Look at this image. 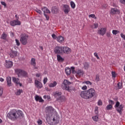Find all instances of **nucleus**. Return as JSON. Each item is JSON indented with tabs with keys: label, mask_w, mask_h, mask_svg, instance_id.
<instances>
[{
	"label": "nucleus",
	"mask_w": 125,
	"mask_h": 125,
	"mask_svg": "<svg viewBox=\"0 0 125 125\" xmlns=\"http://www.w3.org/2000/svg\"><path fill=\"white\" fill-rule=\"evenodd\" d=\"M23 115L22 111L13 109L7 114V117L11 121L15 122V121H17V120H20V119L23 118Z\"/></svg>",
	"instance_id": "1"
},
{
	"label": "nucleus",
	"mask_w": 125,
	"mask_h": 125,
	"mask_svg": "<svg viewBox=\"0 0 125 125\" xmlns=\"http://www.w3.org/2000/svg\"><path fill=\"white\" fill-rule=\"evenodd\" d=\"M80 96L84 99H91L92 97L96 96V91L94 88H91L88 90L82 91Z\"/></svg>",
	"instance_id": "2"
},
{
	"label": "nucleus",
	"mask_w": 125,
	"mask_h": 125,
	"mask_svg": "<svg viewBox=\"0 0 125 125\" xmlns=\"http://www.w3.org/2000/svg\"><path fill=\"white\" fill-rule=\"evenodd\" d=\"M46 121L48 124H53V125H57L59 123L60 118L57 115H55L53 117H48L46 118Z\"/></svg>",
	"instance_id": "3"
},
{
	"label": "nucleus",
	"mask_w": 125,
	"mask_h": 125,
	"mask_svg": "<svg viewBox=\"0 0 125 125\" xmlns=\"http://www.w3.org/2000/svg\"><path fill=\"white\" fill-rule=\"evenodd\" d=\"M70 84H71V82L67 80H64L61 85V87L63 90H67V91L71 92V90H72L70 89V87L69 86Z\"/></svg>",
	"instance_id": "4"
},
{
	"label": "nucleus",
	"mask_w": 125,
	"mask_h": 125,
	"mask_svg": "<svg viewBox=\"0 0 125 125\" xmlns=\"http://www.w3.org/2000/svg\"><path fill=\"white\" fill-rule=\"evenodd\" d=\"M29 35L26 34H21V35L20 42L23 45H26L28 43V38Z\"/></svg>",
	"instance_id": "5"
},
{
	"label": "nucleus",
	"mask_w": 125,
	"mask_h": 125,
	"mask_svg": "<svg viewBox=\"0 0 125 125\" xmlns=\"http://www.w3.org/2000/svg\"><path fill=\"white\" fill-rule=\"evenodd\" d=\"M15 72L16 74H17L18 77H20L21 76L27 77V76H28V73H27L25 70H23L21 69H16L15 70Z\"/></svg>",
	"instance_id": "6"
},
{
	"label": "nucleus",
	"mask_w": 125,
	"mask_h": 125,
	"mask_svg": "<svg viewBox=\"0 0 125 125\" xmlns=\"http://www.w3.org/2000/svg\"><path fill=\"white\" fill-rule=\"evenodd\" d=\"M115 108H116V111H117L120 115H122V111H123V109H124V105H123V104L120 105V103L117 102L115 105Z\"/></svg>",
	"instance_id": "7"
},
{
	"label": "nucleus",
	"mask_w": 125,
	"mask_h": 125,
	"mask_svg": "<svg viewBox=\"0 0 125 125\" xmlns=\"http://www.w3.org/2000/svg\"><path fill=\"white\" fill-rule=\"evenodd\" d=\"M54 51L56 54H62L63 53V47L57 46Z\"/></svg>",
	"instance_id": "8"
},
{
	"label": "nucleus",
	"mask_w": 125,
	"mask_h": 125,
	"mask_svg": "<svg viewBox=\"0 0 125 125\" xmlns=\"http://www.w3.org/2000/svg\"><path fill=\"white\" fill-rule=\"evenodd\" d=\"M63 53H65V54H69V53H71V48L64 46L63 47Z\"/></svg>",
	"instance_id": "9"
},
{
	"label": "nucleus",
	"mask_w": 125,
	"mask_h": 125,
	"mask_svg": "<svg viewBox=\"0 0 125 125\" xmlns=\"http://www.w3.org/2000/svg\"><path fill=\"white\" fill-rule=\"evenodd\" d=\"M110 14H120V10L116 8H112L111 9Z\"/></svg>",
	"instance_id": "10"
},
{
	"label": "nucleus",
	"mask_w": 125,
	"mask_h": 125,
	"mask_svg": "<svg viewBox=\"0 0 125 125\" xmlns=\"http://www.w3.org/2000/svg\"><path fill=\"white\" fill-rule=\"evenodd\" d=\"M11 26H16V25H21V22L19 20L13 21H10Z\"/></svg>",
	"instance_id": "11"
},
{
	"label": "nucleus",
	"mask_w": 125,
	"mask_h": 125,
	"mask_svg": "<svg viewBox=\"0 0 125 125\" xmlns=\"http://www.w3.org/2000/svg\"><path fill=\"white\" fill-rule=\"evenodd\" d=\"M13 82L16 84L17 85H18V84L20 85V86H22V83H20V80L19 79L13 77Z\"/></svg>",
	"instance_id": "12"
},
{
	"label": "nucleus",
	"mask_w": 125,
	"mask_h": 125,
	"mask_svg": "<svg viewBox=\"0 0 125 125\" xmlns=\"http://www.w3.org/2000/svg\"><path fill=\"white\" fill-rule=\"evenodd\" d=\"M63 10L65 14H68L70 11V7L68 5H64Z\"/></svg>",
	"instance_id": "13"
},
{
	"label": "nucleus",
	"mask_w": 125,
	"mask_h": 125,
	"mask_svg": "<svg viewBox=\"0 0 125 125\" xmlns=\"http://www.w3.org/2000/svg\"><path fill=\"white\" fill-rule=\"evenodd\" d=\"M106 28H102L100 30L98 31V34L103 36L104 34H106Z\"/></svg>",
	"instance_id": "14"
},
{
	"label": "nucleus",
	"mask_w": 125,
	"mask_h": 125,
	"mask_svg": "<svg viewBox=\"0 0 125 125\" xmlns=\"http://www.w3.org/2000/svg\"><path fill=\"white\" fill-rule=\"evenodd\" d=\"M54 111V109L52 106H48L46 107L45 112L46 113H48L49 114H52Z\"/></svg>",
	"instance_id": "15"
},
{
	"label": "nucleus",
	"mask_w": 125,
	"mask_h": 125,
	"mask_svg": "<svg viewBox=\"0 0 125 125\" xmlns=\"http://www.w3.org/2000/svg\"><path fill=\"white\" fill-rule=\"evenodd\" d=\"M35 84L37 88H42V84L38 80L35 81Z\"/></svg>",
	"instance_id": "16"
},
{
	"label": "nucleus",
	"mask_w": 125,
	"mask_h": 125,
	"mask_svg": "<svg viewBox=\"0 0 125 125\" xmlns=\"http://www.w3.org/2000/svg\"><path fill=\"white\" fill-rule=\"evenodd\" d=\"M18 52L16 51L11 50L10 56L11 58H13V57H16L17 56Z\"/></svg>",
	"instance_id": "17"
},
{
	"label": "nucleus",
	"mask_w": 125,
	"mask_h": 125,
	"mask_svg": "<svg viewBox=\"0 0 125 125\" xmlns=\"http://www.w3.org/2000/svg\"><path fill=\"white\" fill-rule=\"evenodd\" d=\"M5 66L6 68L9 69V68H11V67L13 66V63L12 62L9 61L8 62H6Z\"/></svg>",
	"instance_id": "18"
},
{
	"label": "nucleus",
	"mask_w": 125,
	"mask_h": 125,
	"mask_svg": "<svg viewBox=\"0 0 125 125\" xmlns=\"http://www.w3.org/2000/svg\"><path fill=\"white\" fill-rule=\"evenodd\" d=\"M61 95H62V93H61V92L56 91L54 94V96L55 98H56L57 100L58 101L61 97Z\"/></svg>",
	"instance_id": "19"
},
{
	"label": "nucleus",
	"mask_w": 125,
	"mask_h": 125,
	"mask_svg": "<svg viewBox=\"0 0 125 125\" xmlns=\"http://www.w3.org/2000/svg\"><path fill=\"white\" fill-rule=\"evenodd\" d=\"M51 11L53 14H57V13H58V11H59V10L57 7L54 6L52 7Z\"/></svg>",
	"instance_id": "20"
},
{
	"label": "nucleus",
	"mask_w": 125,
	"mask_h": 125,
	"mask_svg": "<svg viewBox=\"0 0 125 125\" xmlns=\"http://www.w3.org/2000/svg\"><path fill=\"white\" fill-rule=\"evenodd\" d=\"M31 62V65L33 66V67H34V69H35V70L38 69V67L36 66V59H35V58H32Z\"/></svg>",
	"instance_id": "21"
},
{
	"label": "nucleus",
	"mask_w": 125,
	"mask_h": 125,
	"mask_svg": "<svg viewBox=\"0 0 125 125\" xmlns=\"http://www.w3.org/2000/svg\"><path fill=\"white\" fill-rule=\"evenodd\" d=\"M42 10L44 14H45V13H48L49 14H50L51 13L49 9H48V8H47L46 7H44L42 8Z\"/></svg>",
	"instance_id": "22"
},
{
	"label": "nucleus",
	"mask_w": 125,
	"mask_h": 125,
	"mask_svg": "<svg viewBox=\"0 0 125 125\" xmlns=\"http://www.w3.org/2000/svg\"><path fill=\"white\" fill-rule=\"evenodd\" d=\"M36 101H39V102L42 103L43 102V100L40 97V96H38L36 95L35 97Z\"/></svg>",
	"instance_id": "23"
},
{
	"label": "nucleus",
	"mask_w": 125,
	"mask_h": 125,
	"mask_svg": "<svg viewBox=\"0 0 125 125\" xmlns=\"http://www.w3.org/2000/svg\"><path fill=\"white\" fill-rule=\"evenodd\" d=\"M8 86H11V77H8L6 79Z\"/></svg>",
	"instance_id": "24"
},
{
	"label": "nucleus",
	"mask_w": 125,
	"mask_h": 125,
	"mask_svg": "<svg viewBox=\"0 0 125 125\" xmlns=\"http://www.w3.org/2000/svg\"><path fill=\"white\" fill-rule=\"evenodd\" d=\"M65 72L67 76H69V75H71V68L69 67L65 68Z\"/></svg>",
	"instance_id": "25"
},
{
	"label": "nucleus",
	"mask_w": 125,
	"mask_h": 125,
	"mask_svg": "<svg viewBox=\"0 0 125 125\" xmlns=\"http://www.w3.org/2000/svg\"><path fill=\"white\" fill-rule=\"evenodd\" d=\"M66 101V97L64 96H61L60 98L58 100V101H61V102H64Z\"/></svg>",
	"instance_id": "26"
},
{
	"label": "nucleus",
	"mask_w": 125,
	"mask_h": 125,
	"mask_svg": "<svg viewBox=\"0 0 125 125\" xmlns=\"http://www.w3.org/2000/svg\"><path fill=\"white\" fill-rule=\"evenodd\" d=\"M57 57L59 62H63V61H64V59H63L60 55H57Z\"/></svg>",
	"instance_id": "27"
},
{
	"label": "nucleus",
	"mask_w": 125,
	"mask_h": 125,
	"mask_svg": "<svg viewBox=\"0 0 125 125\" xmlns=\"http://www.w3.org/2000/svg\"><path fill=\"white\" fill-rule=\"evenodd\" d=\"M57 85V82L55 81L53 83H49V86L50 87H54L55 86H56Z\"/></svg>",
	"instance_id": "28"
},
{
	"label": "nucleus",
	"mask_w": 125,
	"mask_h": 125,
	"mask_svg": "<svg viewBox=\"0 0 125 125\" xmlns=\"http://www.w3.org/2000/svg\"><path fill=\"white\" fill-rule=\"evenodd\" d=\"M57 40L59 42H61L64 41V38L62 36H59L57 38Z\"/></svg>",
	"instance_id": "29"
},
{
	"label": "nucleus",
	"mask_w": 125,
	"mask_h": 125,
	"mask_svg": "<svg viewBox=\"0 0 125 125\" xmlns=\"http://www.w3.org/2000/svg\"><path fill=\"white\" fill-rule=\"evenodd\" d=\"M77 74L79 76H83V74H84V72H83V70H79L77 71Z\"/></svg>",
	"instance_id": "30"
},
{
	"label": "nucleus",
	"mask_w": 125,
	"mask_h": 125,
	"mask_svg": "<svg viewBox=\"0 0 125 125\" xmlns=\"http://www.w3.org/2000/svg\"><path fill=\"white\" fill-rule=\"evenodd\" d=\"M23 93V90L22 89H19L18 90L17 92H16V95H20L21 93Z\"/></svg>",
	"instance_id": "31"
},
{
	"label": "nucleus",
	"mask_w": 125,
	"mask_h": 125,
	"mask_svg": "<svg viewBox=\"0 0 125 125\" xmlns=\"http://www.w3.org/2000/svg\"><path fill=\"white\" fill-rule=\"evenodd\" d=\"M84 69H85L86 70H87V69H88V68H89V64H88V63L87 62H85L84 63Z\"/></svg>",
	"instance_id": "32"
},
{
	"label": "nucleus",
	"mask_w": 125,
	"mask_h": 125,
	"mask_svg": "<svg viewBox=\"0 0 125 125\" xmlns=\"http://www.w3.org/2000/svg\"><path fill=\"white\" fill-rule=\"evenodd\" d=\"M92 119L94 122H98V121L99 120L98 116H95L92 117Z\"/></svg>",
	"instance_id": "33"
},
{
	"label": "nucleus",
	"mask_w": 125,
	"mask_h": 125,
	"mask_svg": "<svg viewBox=\"0 0 125 125\" xmlns=\"http://www.w3.org/2000/svg\"><path fill=\"white\" fill-rule=\"evenodd\" d=\"M7 37V35L5 33H3L1 36V38L2 39V40H6Z\"/></svg>",
	"instance_id": "34"
},
{
	"label": "nucleus",
	"mask_w": 125,
	"mask_h": 125,
	"mask_svg": "<svg viewBox=\"0 0 125 125\" xmlns=\"http://www.w3.org/2000/svg\"><path fill=\"white\" fill-rule=\"evenodd\" d=\"M70 5L72 8H75V7H76V4H75V2H73V1L70 2Z\"/></svg>",
	"instance_id": "35"
},
{
	"label": "nucleus",
	"mask_w": 125,
	"mask_h": 125,
	"mask_svg": "<svg viewBox=\"0 0 125 125\" xmlns=\"http://www.w3.org/2000/svg\"><path fill=\"white\" fill-rule=\"evenodd\" d=\"M113 108V105L111 104H108L106 106V110H111Z\"/></svg>",
	"instance_id": "36"
},
{
	"label": "nucleus",
	"mask_w": 125,
	"mask_h": 125,
	"mask_svg": "<svg viewBox=\"0 0 125 125\" xmlns=\"http://www.w3.org/2000/svg\"><path fill=\"white\" fill-rule=\"evenodd\" d=\"M119 33H120V31L119 30H113L112 31V34L113 35H117V34H119Z\"/></svg>",
	"instance_id": "37"
},
{
	"label": "nucleus",
	"mask_w": 125,
	"mask_h": 125,
	"mask_svg": "<svg viewBox=\"0 0 125 125\" xmlns=\"http://www.w3.org/2000/svg\"><path fill=\"white\" fill-rule=\"evenodd\" d=\"M108 103H109V104L112 105V106H113V105H114V104H115V102L113 101H112V100H109L108 101Z\"/></svg>",
	"instance_id": "38"
},
{
	"label": "nucleus",
	"mask_w": 125,
	"mask_h": 125,
	"mask_svg": "<svg viewBox=\"0 0 125 125\" xmlns=\"http://www.w3.org/2000/svg\"><path fill=\"white\" fill-rule=\"evenodd\" d=\"M95 81L96 82H99L100 81V78H99V75H97L96 76Z\"/></svg>",
	"instance_id": "39"
},
{
	"label": "nucleus",
	"mask_w": 125,
	"mask_h": 125,
	"mask_svg": "<svg viewBox=\"0 0 125 125\" xmlns=\"http://www.w3.org/2000/svg\"><path fill=\"white\" fill-rule=\"evenodd\" d=\"M35 11H36V12H37V13H39V14H40V15H42V11H41V10L36 9L35 10Z\"/></svg>",
	"instance_id": "40"
},
{
	"label": "nucleus",
	"mask_w": 125,
	"mask_h": 125,
	"mask_svg": "<svg viewBox=\"0 0 125 125\" xmlns=\"http://www.w3.org/2000/svg\"><path fill=\"white\" fill-rule=\"evenodd\" d=\"M3 91V89L2 88V87H0V96H1V95H2Z\"/></svg>",
	"instance_id": "41"
},
{
	"label": "nucleus",
	"mask_w": 125,
	"mask_h": 125,
	"mask_svg": "<svg viewBox=\"0 0 125 125\" xmlns=\"http://www.w3.org/2000/svg\"><path fill=\"white\" fill-rule=\"evenodd\" d=\"M15 41L17 45L19 46L20 45V42H19V40H18V39H16Z\"/></svg>",
	"instance_id": "42"
},
{
	"label": "nucleus",
	"mask_w": 125,
	"mask_h": 125,
	"mask_svg": "<svg viewBox=\"0 0 125 125\" xmlns=\"http://www.w3.org/2000/svg\"><path fill=\"white\" fill-rule=\"evenodd\" d=\"M102 104H103L102 101L99 100L98 102V105H99V106H101L102 105Z\"/></svg>",
	"instance_id": "43"
},
{
	"label": "nucleus",
	"mask_w": 125,
	"mask_h": 125,
	"mask_svg": "<svg viewBox=\"0 0 125 125\" xmlns=\"http://www.w3.org/2000/svg\"><path fill=\"white\" fill-rule=\"evenodd\" d=\"M117 86L119 89H121V88H122V84L121 83H118L117 84Z\"/></svg>",
	"instance_id": "44"
},
{
	"label": "nucleus",
	"mask_w": 125,
	"mask_h": 125,
	"mask_svg": "<svg viewBox=\"0 0 125 125\" xmlns=\"http://www.w3.org/2000/svg\"><path fill=\"white\" fill-rule=\"evenodd\" d=\"M94 56H95V57L97 58V59L98 60L100 59V58H99V56H98L97 53H94Z\"/></svg>",
	"instance_id": "45"
},
{
	"label": "nucleus",
	"mask_w": 125,
	"mask_h": 125,
	"mask_svg": "<svg viewBox=\"0 0 125 125\" xmlns=\"http://www.w3.org/2000/svg\"><path fill=\"white\" fill-rule=\"evenodd\" d=\"M112 78H116V72L114 71L112 72Z\"/></svg>",
	"instance_id": "46"
},
{
	"label": "nucleus",
	"mask_w": 125,
	"mask_h": 125,
	"mask_svg": "<svg viewBox=\"0 0 125 125\" xmlns=\"http://www.w3.org/2000/svg\"><path fill=\"white\" fill-rule=\"evenodd\" d=\"M47 82V78H44V79H43L44 84H45V83H46Z\"/></svg>",
	"instance_id": "47"
},
{
	"label": "nucleus",
	"mask_w": 125,
	"mask_h": 125,
	"mask_svg": "<svg viewBox=\"0 0 125 125\" xmlns=\"http://www.w3.org/2000/svg\"><path fill=\"white\" fill-rule=\"evenodd\" d=\"M44 15L45 17L46 18V20H47V21L49 20V16H47V15H46V14H44Z\"/></svg>",
	"instance_id": "48"
},
{
	"label": "nucleus",
	"mask_w": 125,
	"mask_h": 125,
	"mask_svg": "<svg viewBox=\"0 0 125 125\" xmlns=\"http://www.w3.org/2000/svg\"><path fill=\"white\" fill-rule=\"evenodd\" d=\"M85 83H86V84H89L90 85H91L92 84V83L90 82V81H86L85 82Z\"/></svg>",
	"instance_id": "49"
},
{
	"label": "nucleus",
	"mask_w": 125,
	"mask_h": 125,
	"mask_svg": "<svg viewBox=\"0 0 125 125\" xmlns=\"http://www.w3.org/2000/svg\"><path fill=\"white\" fill-rule=\"evenodd\" d=\"M82 89L83 90H86V89H87V87L86 86V85H84L82 87Z\"/></svg>",
	"instance_id": "50"
},
{
	"label": "nucleus",
	"mask_w": 125,
	"mask_h": 125,
	"mask_svg": "<svg viewBox=\"0 0 125 125\" xmlns=\"http://www.w3.org/2000/svg\"><path fill=\"white\" fill-rule=\"evenodd\" d=\"M106 36L107 38H111V34L110 32H107L106 33Z\"/></svg>",
	"instance_id": "51"
},
{
	"label": "nucleus",
	"mask_w": 125,
	"mask_h": 125,
	"mask_svg": "<svg viewBox=\"0 0 125 125\" xmlns=\"http://www.w3.org/2000/svg\"><path fill=\"white\" fill-rule=\"evenodd\" d=\"M121 38H122V39H124V40H125V35H124V34L121 33Z\"/></svg>",
	"instance_id": "52"
},
{
	"label": "nucleus",
	"mask_w": 125,
	"mask_h": 125,
	"mask_svg": "<svg viewBox=\"0 0 125 125\" xmlns=\"http://www.w3.org/2000/svg\"><path fill=\"white\" fill-rule=\"evenodd\" d=\"M71 71L73 74H75V68L74 67H71Z\"/></svg>",
	"instance_id": "53"
},
{
	"label": "nucleus",
	"mask_w": 125,
	"mask_h": 125,
	"mask_svg": "<svg viewBox=\"0 0 125 125\" xmlns=\"http://www.w3.org/2000/svg\"><path fill=\"white\" fill-rule=\"evenodd\" d=\"M38 125H42V120H38Z\"/></svg>",
	"instance_id": "54"
},
{
	"label": "nucleus",
	"mask_w": 125,
	"mask_h": 125,
	"mask_svg": "<svg viewBox=\"0 0 125 125\" xmlns=\"http://www.w3.org/2000/svg\"><path fill=\"white\" fill-rule=\"evenodd\" d=\"M52 37L54 40H56V35L54 34H52Z\"/></svg>",
	"instance_id": "55"
},
{
	"label": "nucleus",
	"mask_w": 125,
	"mask_h": 125,
	"mask_svg": "<svg viewBox=\"0 0 125 125\" xmlns=\"http://www.w3.org/2000/svg\"><path fill=\"white\" fill-rule=\"evenodd\" d=\"M89 17H91L92 18H94V17H95V15L91 14L89 16Z\"/></svg>",
	"instance_id": "56"
},
{
	"label": "nucleus",
	"mask_w": 125,
	"mask_h": 125,
	"mask_svg": "<svg viewBox=\"0 0 125 125\" xmlns=\"http://www.w3.org/2000/svg\"><path fill=\"white\" fill-rule=\"evenodd\" d=\"M1 4L2 5H4V6H6V3H5L4 1H1Z\"/></svg>",
	"instance_id": "57"
},
{
	"label": "nucleus",
	"mask_w": 125,
	"mask_h": 125,
	"mask_svg": "<svg viewBox=\"0 0 125 125\" xmlns=\"http://www.w3.org/2000/svg\"><path fill=\"white\" fill-rule=\"evenodd\" d=\"M94 28H98V23H96L94 24Z\"/></svg>",
	"instance_id": "58"
},
{
	"label": "nucleus",
	"mask_w": 125,
	"mask_h": 125,
	"mask_svg": "<svg viewBox=\"0 0 125 125\" xmlns=\"http://www.w3.org/2000/svg\"><path fill=\"white\" fill-rule=\"evenodd\" d=\"M120 1L121 2V3L125 4V0H120Z\"/></svg>",
	"instance_id": "59"
},
{
	"label": "nucleus",
	"mask_w": 125,
	"mask_h": 125,
	"mask_svg": "<svg viewBox=\"0 0 125 125\" xmlns=\"http://www.w3.org/2000/svg\"><path fill=\"white\" fill-rule=\"evenodd\" d=\"M36 76L37 78H40V77L41 76V74L40 73H38V74H36Z\"/></svg>",
	"instance_id": "60"
},
{
	"label": "nucleus",
	"mask_w": 125,
	"mask_h": 125,
	"mask_svg": "<svg viewBox=\"0 0 125 125\" xmlns=\"http://www.w3.org/2000/svg\"><path fill=\"white\" fill-rule=\"evenodd\" d=\"M95 113L96 114V115H98V110L95 109Z\"/></svg>",
	"instance_id": "61"
},
{
	"label": "nucleus",
	"mask_w": 125,
	"mask_h": 125,
	"mask_svg": "<svg viewBox=\"0 0 125 125\" xmlns=\"http://www.w3.org/2000/svg\"><path fill=\"white\" fill-rule=\"evenodd\" d=\"M3 81H4V79L2 78H0V82H3Z\"/></svg>",
	"instance_id": "62"
},
{
	"label": "nucleus",
	"mask_w": 125,
	"mask_h": 125,
	"mask_svg": "<svg viewBox=\"0 0 125 125\" xmlns=\"http://www.w3.org/2000/svg\"><path fill=\"white\" fill-rule=\"evenodd\" d=\"M114 101H116L117 102H119L118 101V98H114Z\"/></svg>",
	"instance_id": "63"
},
{
	"label": "nucleus",
	"mask_w": 125,
	"mask_h": 125,
	"mask_svg": "<svg viewBox=\"0 0 125 125\" xmlns=\"http://www.w3.org/2000/svg\"><path fill=\"white\" fill-rule=\"evenodd\" d=\"M15 17H16L17 20H18V19H19V18L18 17V16H17V15H16Z\"/></svg>",
	"instance_id": "64"
}]
</instances>
